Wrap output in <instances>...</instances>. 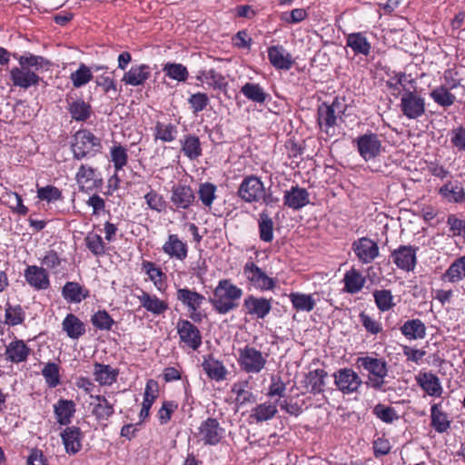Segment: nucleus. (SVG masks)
I'll return each instance as SVG.
<instances>
[{
  "label": "nucleus",
  "instance_id": "nucleus-34",
  "mask_svg": "<svg viewBox=\"0 0 465 465\" xmlns=\"http://www.w3.org/2000/svg\"><path fill=\"white\" fill-rule=\"evenodd\" d=\"M327 372L323 369L311 371L305 377V386L313 394L323 391Z\"/></svg>",
  "mask_w": 465,
  "mask_h": 465
},
{
  "label": "nucleus",
  "instance_id": "nucleus-27",
  "mask_svg": "<svg viewBox=\"0 0 465 465\" xmlns=\"http://www.w3.org/2000/svg\"><path fill=\"white\" fill-rule=\"evenodd\" d=\"M138 300L141 306L153 314L160 315L168 310V303L165 301L160 300L157 296L151 295L146 292L143 291L142 294L138 296Z\"/></svg>",
  "mask_w": 465,
  "mask_h": 465
},
{
  "label": "nucleus",
  "instance_id": "nucleus-64",
  "mask_svg": "<svg viewBox=\"0 0 465 465\" xmlns=\"http://www.w3.org/2000/svg\"><path fill=\"white\" fill-rule=\"evenodd\" d=\"M450 143L458 152L465 153V126L460 125L450 131Z\"/></svg>",
  "mask_w": 465,
  "mask_h": 465
},
{
  "label": "nucleus",
  "instance_id": "nucleus-40",
  "mask_svg": "<svg viewBox=\"0 0 465 465\" xmlns=\"http://www.w3.org/2000/svg\"><path fill=\"white\" fill-rule=\"evenodd\" d=\"M277 411L275 403L264 402L258 404L252 410L250 418L260 423L272 419Z\"/></svg>",
  "mask_w": 465,
  "mask_h": 465
},
{
  "label": "nucleus",
  "instance_id": "nucleus-8",
  "mask_svg": "<svg viewBox=\"0 0 465 465\" xmlns=\"http://www.w3.org/2000/svg\"><path fill=\"white\" fill-rule=\"evenodd\" d=\"M354 142L357 144L359 154L365 161L373 160L381 153V141L375 133L368 132L361 134Z\"/></svg>",
  "mask_w": 465,
  "mask_h": 465
},
{
  "label": "nucleus",
  "instance_id": "nucleus-62",
  "mask_svg": "<svg viewBox=\"0 0 465 465\" xmlns=\"http://www.w3.org/2000/svg\"><path fill=\"white\" fill-rule=\"evenodd\" d=\"M42 374L50 387H56L60 382L59 366L54 362H48L42 370Z\"/></svg>",
  "mask_w": 465,
  "mask_h": 465
},
{
  "label": "nucleus",
  "instance_id": "nucleus-30",
  "mask_svg": "<svg viewBox=\"0 0 465 465\" xmlns=\"http://www.w3.org/2000/svg\"><path fill=\"white\" fill-rule=\"evenodd\" d=\"M181 152L190 160H195L202 155L201 142L194 134L184 135L180 140Z\"/></svg>",
  "mask_w": 465,
  "mask_h": 465
},
{
  "label": "nucleus",
  "instance_id": "nucleus-43",
  "mask_svg": "<svg viewBox=\"0 0 465 465\" xmlns=\"http://www.w3.org/2000/svg\"><path fill=\"white\" fill-rule=\"evenodd\" d=\"M344 288L349 293L360 292L365 284V278L355 269L348 271L344 275Z\"/></svg>",
  "mask_w": 465,
  "mask_h": 465
},
{
  "label": "nucleus",
  "instance_id": "nucleus-45",
  "mask_svg": "<svg viewBox=\"0 0 465 465\" xmlns=\"http://www.w3.org/2000/svg\"><path fill=\"white\" fill-rule=\"evenodd\" d=\"M409 84L413 89H416V81L411 78V75H407L405 73L400 72L395 73L393 76L387 81L386 85L389 89L397 91L399 94L404 93V89H408L406 84Z\"/></svg>",
  "mask_w": 465,
  "mask_h": 465
},
{
  "label": "nucleus",
  "instance_id": "nucleus-38",
  "mask_svg": "<svg viewBox=\"0 0 465 465\" xmlns=\"http://www.w3.org/2000/svg\"><path fill=\"white\" fill-rule=\"evenodd\" d=\"M465 278V255L456 259L442 275L443 281L451 283L460 282Z\"/></svg>",
  "mask_w": 465,
  "mask_h": 465
},
{
  "label": "nucleus",
  "instance_id": "nucleus-28",
  "mask_svg": "<svg viewBox=\"0 0 465 465\" xmlns=\"http://www.w3.org/2000/svg\"><path fill=\"white\" fill-rule=\"evenodd\" d=\"M62 329L72 340H78L85 333L84 322L74 314L69 313L62 322Z\"/></svg>",
  "mask_w": 465,
  "mask_h": 465
},
{
  "label": "nucleus",
  "instance_id": "nucleus-49",
  "mask_svg": "<svg viewBox=\"0 0 465 465\" xmlns=\"http://www.w3.org/2000/svg\"><path fill=\"white\" fill-rule=\"evenodd\" d=\"M178 134L177 126L173 124L157 122L155 124V138L165 143L175 140Z\"/></svg>",
  "mask_w": 465,
  "mask_h": 465
},
{
  "label": "nucleus",
  "instance_id": "nucleus-11",
  "mask_svg": "<svg viewBox=\"0 0 465 465\" xmlns=\"http://www.w3.org/2000/svg\"><path fill=\"white\" fill-rule=\"evenodd\" d=\"M176 299L182 302L183 305L187 307L193 322H199L201 320L197 311L201 308L205 300L203 294L188 288H179L176 292Z\"/></svg>",
  "mask_w": 465,
  "mask_h": 465
},
{
  "label": "nucleus",
  "instance_id": "nucleus-39",
  "mask_svg": "<svg viewBox=\"0 0 465 465\" xmlns=\"http://www.w3.org/2000/svg\"><path fill=\"white\" fill-rule=\"evenodd\" d=\"M67 109L71 117L77 122L86 121L92 114L91 105L83 99H77L69 103Z\"/></svg>",
  "mask_w": 465,
  "mask_h": 465
},
{
  "label": "nucleus",
  "instance_id": "nucleus-54",
  "mask_svg": "<svg viewBox=\"0 0 465 465\" xmlns=\"http://www.w3.org/2000/svg\"><path fill=\"white\" fill-rule=\"evenodd\" d=\"M248 381L236 382L232 387V392L236 395V402L244 405L248 402H254L255 397L252 392L246 390Z\"/></svg>",
  "mask_w": 465,
  "mask_h": 465
},
{
  "label": "nucleus",
  "instance_id": "nucleus-20",
  "mask_svg": "<svg viewBox=\"0 0 465 465\" xmlns=\"http://www.w3.org/2000/svg\"><path fill=\"white\" fill-rule=\"evenodd\" d=\"M317 115L321 130L328 135H333L339 116L333 112V109L329 107V104L322 103L319 105Z\"/></svg>",
  "mask_w": 465,
  "mask_h": 465
},
{
  "label": "nucleus",
  "instance_id": "nucleus-44",
  "mask_svg": "<svg viewBox=\"0 0 465 465\" xmlns=\"http://www.w3.org/2000/svg\"><path fill=\"white\" fill-rule=\"evenodd\" d=\"M347 46L351 47L355 54L368 55L371 52V44L361 33H352L347 37Z\"/></svg>",
  "mask_w": 465,
  "mask_h": 465
},
{
  "label": "nucleus",
  "instance_id": "nucleus-14",
  "mask_svg": "<svg viewBox=\"0 0 465 465\" xmlns=\"http://www.w3.org/2000/svg\"><path fill=\"white\" fill-rule=\"evenodd\" d=\"M352 250L363 263H371L379 255L377 242L367 237H361L352 243Z\"/></svg>",
  "mask_w": 465,
  "mask_h": 465
},
{
  "label": "nucleus",
  "instance_id": "nucleus-21",
  "mask_svg": "<svg viewBox=\"0 0 465 465\" xmlns=\"http://www.w3.org/2000/svg\"><path fill=\"white\" fill-rule=\"evenodd\" d=\"M25 278L28 284L36 290H45L50 285L48 273L43 267L27 266L25 270Z\"/></svg>",
  "mask_w": 465,
  "mask_h": 465
},
{
  "label": "nucleus",
  "instance_id": "nucleus-53",
  "mask_svg": "<svg viewBox=\"0 0 465 465\" xmlns=\"http://www.w3.org/2000/svg\"><path fill=\"white\" fill-rule=\"evenodd\" d=\"M70 79L75 88H80L85 85L93 79L91 68L84 64H81L78 69L71 74Z\"/></svg>",
  "mask_w": 465,
  "mask_h": 465
},
{
  "label": "nucleus",
  "instance_id": "nucleus-1",
  "mask_svg": "<svg viewBox=\"0 0 465 465\" xmlns=\"http://www.w3.org/2000/svg\"><path fill=\"white\" fill-rule=\"evenodd\" d=\"M242 296V290L232 284L230 280L219 281L209 299L213 309L220 314H226L238 307L237 301Z\"/></svg>",
  "mask_w": 465,
  "mask_h": 465
},
{
  "label": "nucleus",
  "instance_id": "nucleus-9",
  "mask_svg": "<svg viewBox=\"0 0 465 465\" xmlns=\"http://www.w3.org/2000/svg\"><path fill=\"white\" fill-rule=\"evenodd\" d=\"M243 274L247 281L256 289L269 291L275 287V281L252 261L244 264Z\"/></svg>",
  "mask_w": 465,
  "mask_h": 465
},
{
  "label": "nucleus",
  "instance_id": "nucleus-36",
  "mask_svg": "<svg viewBox=\"0 0 465 465\" xmlns=\"http://www.w3.org/2000/svg\"><path fill=\"white\" fill-rule=\"evenodd\" d=\"M430 420L431 427L439 433L446 432L450 428L451 420L438 404H433L430 408Z\"/></svg>",
  "mask_w": 465,
  "mask_h": 465
},
{
  "label": "nucleus",
  "instance_id": "nucleus-26",
  "mask_svg": "<svg viewBox=\"0 0 465 465\" xmlns=\"http://www.w3.org/2000/svg\"><path fill=\"white\" fill-rule=\"evenodd\" d=\"M119 370L111 365L95 362L94 365V376L95 381L101 386L112 385L116 381Z\"/></svg>",
  "mask_w": 465,
  "mask_h": 465
},
{
  "label": "nucleus",
  "instance_id": "nucleus-33",
  "mask_svg": "<svg viewBox=\"0 0 465 465\" xmlns=\"http://www.w3.org/2000/svg\"><path fill=\"white\" fill-rule=\"evenodd\" d=\"M401 331L408 340L423 339L426 336V326L420 319L406 321Z\"/></svg>",
  "mask_w": 465,
  "mask_h": 465
},
{
  "label": "nucleus",
  "instance_id": "nucleus-2",
  "mask_svg": "<svg viewBox=\"0 0 465 465\" xmlns=\"http://www.w3.org/2000/svg\"><path fill=\"white\" fill-rule=\"evenodd\" d=\"M356 363L369 372L368 381H366L368 386L376 391H386L383 385L385 384V377L388 375V367L383 359L364 356L359 357Z\"/></svg>",
  "mask_w": 465,
  "mask_h": 465
},
{
  "label": "nucleus",
  "instance_id": "nucleus-13",
  "mask_svg": "<svg viewBox=\"0 0 465 465\" xmlns=\"http://www.w3.org/2000/svg\"><path fill=\"white\" fill-rule=\"evenodd\" d=\"M417 250L411 245H401L391 252L394 263L403 271H413L417 263Z\"/></svg>",
  "mask_w": 465,
  "mask_h": 465
},
{
  "label": "nucleus",
  "instance_id": "nucleus-59",
  "mask_svg": "<svg viewBox=\"0 0 465 465\" xmlns=\"http://www.w3.org/2000/svg\"><path fill=\"white\" fill-rule=\"evenodd\" d=\"M440 193L445 198L455 203H461L465 199L464 190L458 184L447 183L440 188Z\"/></svg>",
  "mask_w": 465,
  "mask_h": 465
},
{
  "label": "nucleus",
  "instance_id": "nucleus-3",
  "mask_svg": "<svg viewBox=\"0 0 465 465\" xmlns=\"http://www.w3.org/2000/svg\"><path fill=\"white\" fill-rule=\"evenodd\" d=\"M102 147L101 139L89 130H79L74 136L72 151L76 160L94 157L101 153Z\"/></svg>",
  "mask_w": 465,
  "mask_h": 465
},
{
  "label": "nucleus",
  "instance_id": "nucleus-25",
  "mask_svg": "<svg viewBox=\"0 0 465 465\" xmlns=\"http://www.w3.org/2000/svg\"><path fill=\"white\" fill-rule=\"evenodd\" d=\"M163 251L170 257L183 261L187 257L188 247L177 234H170L163 246Z\"/></svg>",
  "mask_w": 465,
  "mask_h": 465
},
{
  "label": "nucleus",
  "instance_id": "nucleus-19",
  "mask_svg": "<svg viewBox=\"0 0 465 465\" xmlns=\"http://www.w3.org/2000/svg\"><path fill=\"white\" fill-rule=\"evenodd\" d=\"M10 77L15 86L28 89L33 85H37L40 77L26 67H15L10 72Z\"/></svg>",
  "mask_w": 465,
  "mask_h": 465
},
{
  "label": "nucleus",
  "instance_id": "nucleus-61",
  "mask_svg": "<svg viewBox=\"0 0 465 465\" xmlns=\"http://www.w3.org/2000/svg\"><path fill=\"white\" fill-rule=\"evenodd\" d=\"M163 71L167 76L178 82H184L188 78L187 68L181 64H166Z\"/></svg>",
  "mask_w": 465,
  "mask_h": 465
},
{
  "label": "nucleus",
  "instance_id": "nucleus-17",
  "mask_svg": "<svg viewBox=\"0 0 465 465\" xmlns=\"http://www.w3.org/2000/svg\"><path fill=\"white\" fill-rule=\"evenodd\" d=\"M171 193V203L178 209H188L195 200L194 193L189 185H174Z\"/></svg>",
  "mask_w": 465,
  "mask_h": 465
},
{
  "label": "nucleus",
  "instance_id": "nucleus-16",
  "mask_svg": "<svg viewBox=\"0 0 465 465\" xmlns=\"http://www.w3.org/2000/svg\"><path fill=\"white\" fill-rule=\"evenodd\" d=\"M310 194L307 189L298 185L286 190L283 195V203L292 210H300L309 204Z\"/></svg>",
  "mask_w": 465,
  "mask_h": 465
},
{
  "label": "nucleus",
  "instance_id": "nucleus-31",
  "mask_svg": "<svg viewBox=\"0 0 465 465\" xmlns=\"http://www.w3.org/2000/svg\"><path fill=\"white\" fill-rule=\"evenodd\" d=\"M430 97L436 104L444 109L452 106L457 101V98L451 90L440 85L430 90Z\"/></svg>",
  "mask_w": 465,
  "mask_h": 465
},
{
  "label": "nucleus",
  "instance_id": "nucleus-12",
  "mask_svg": "<svg viewBox=\"0 0 465 465\" xmlns=\"http://www.w3.org/2000/svg\"><path fill=\"white\" fill-rule=\"evenodd\" d=\"M177 332L180 341L187 347L196 351L202 345V335L199 329L188 320H179Z\"/></svg>",
  "mask_w": 465,
  "mask_h": 465
},
{
  "label": "nucleus",
  "instance_id": "nucleus-5",
  "mask_svg": "<svg viewBox=\"0 0 465 465\" xmlns=\"http://www.w3.org/2000/svg\"><path fill=\"white\" fill-rule=\"evenodd\" d=\"M238 362L241 369L247 373H258L265 366L267 361L262 353L249 345L238 350Z\"/></svg>",
  "mask_w": 465,
  "mask_h": 465
},
{
  "label": "nucleus",
  "instance_id": "nucleus-55",
  "mask_svg": "<svg viewBox=\"0 0 465 465\" xmlns=\"http://www.w3.org/2000/svg\"><path fill=\"white\" fill-rule=\"evenodd\" d=\"M111 161L115 171L122 170L128 161L127 150L120 143L114 144L110 149Z\"/></svg>",
  "mask_w": 465,
  "mask_h": 465
},
{
  "label": "nucleus",
  "instance_id": "nucleus-10",
  "mask_svg": "<svg viewBox=\"0 0 465 465\" xmlns=\"http://www.w3.org/2000/svg\"><path fill=\"white\" fill-rule=\"evenodd\" d=\"M264 184L255 175L246 176L241 183L237 194L246 203H257L263 196Z\"/></svg>",
  "mask_w": 465,
  "mask_h": 465
},
{
  "label": "nucleus",
  "instance_id": "nucleus-41",
  "mask_svg": "<svg viewBox=\"0 0 465 465\" xmlns=\"http://www.w3.org/2000/svg\"><path fill=\"white\" fill-rule=\"evenodd\" d=\"M241 93L248 100L256 104H263L269 97V94L259 84L250 82L242 86Z\"/></svg>",
  "mask_w": 465,
  "mask_h": 465
},
{
  "label": "nucleus",
  "instance_id": "nucleus-7",
  "mask_svg": "<svg viewBox=\"0 0 465 465\" xmlns=\"http://www.w3.org/2000/svg\"><path fill=\"white\" fill-rule=\"evenodd\" d=\"M334 384L343 394L357 392L362 384L359 374L351 368H341L333 373Z\"/></svg>",
  "mask_w": 465,
  "mask_h": 465
},
{
  "label": "nucleus",
  "instance_id": "nucleus-52",
  "mask_svg": "<svg viewBox=\"0 0 465 465\" xmlns=\"http://www.w3.org/2000/svg\"><path fill=\"white\" fill-rule=\"evenodd\" d=\"M5 322L9 326H16L24 322L25 314L21 305L6 304L5 310Z\"/></svg>",
  "mask_w": 465,
  "mask_h": 465
},
{
  "label": "nucleus",
  "instance_id": "nucleus-23",
  "mask_svg": "<svg viewBox=\"0 0 465 465\" xmlns=\"http://www.w3.org/2000/svg\"><path fill=\"white\" fill-rule=\"evenodd\" d=\"M268 57L270 63L280 70H289L292 68L293 61L290 53L282 45H272L268 48Z\"/></svg>",
  "mask_w": 465,
  "mask_h": 465
},
{
  "label": "nucleus",
  "instance_id": "nucleus-51",
  "mask_svg": "<svg viewBox=\"0 0 465 465\" xmlns=\"http://www.w3.org/2000/svg\"><path fill=\"white\" fill-rule=\"evenodd\" d=\"M153 387H157V383L154 382L153 380H149L145 386L143 401L142 409H141V411L139 414L140 419L142 420H143L144 419H146L149 416L150 409L156 399V395L151 391Z\"/></svg>",
  "mask_w": 465,
  "mask_h": 465
},
{
  "label": "nucleus",
  "instance_id": "nucleus-48",
  "mask_svg": "<svg viewBox=\"0 0 465 465\" xmlns=\"http://www.w3.org/2000/svg\"><path fill=\"white\" fill-rule=\"evenodd\" d=\"M258 226L260 239L271 242L273 240V222L267 213L262 212L259 214Z\"/></svg>",
  "mask_w": 465,
  "mask_h": 465
},
{
  "label": "nucleus",
  "instance_id": "nucleus-63",
  "mask_svg": "<svg viewBox=\"0 0 465 465\" xmlns=\"http://www.w3.org/2000/svg\"><path fill=\"white\" fill-rule=\"evenodd\" d=\"M373 413L377 418L386 423H391L393 420L398 419L396 411L392 407L385 406L381 403L374 407Z\"/></svg>",
  "mask_w": 465,
  "mask_h": 465
},
{
  "label": "nucleus",
  "instance_id": "nucleus-4",
  "mask_svg": "<svg viewBox=\"0 0 465 465\" xmlns=\"http://www.w3.org/2000/svg\"><path fill=\"white\" fill-rule=\"evenodd\" d=\"M400 109L407 119H419L426 113L425 98L415 89H404L401 96Z\"/></svg>",
  "mask_w": 465,
  "mask_h": 465
},
{
  "label": "nucleus",
  "instance_id": "nucleus-47",
  "mask_svg": "<svg viewBox=\"0 0 465 465\" xmlns=\"http://www.w3.org/2000/svg\"><path fill=\"white\" fill-rule=\"evenodd\" d=\"M198 79L204 81L209 86L218 90L225 89L228 84L225 77L214 69L202 71Z\"/></svg>",
  "mask_w": 465,
  "mask_h": 465
},
{
  "label": "nucleus",
  "instance_id": "nucleus-46",
  "mask_svg": "<svg viewBox=\"0 0 465 465\" xmlns=\"http://www.w3.org/2000/svg\"><path fill=\"white\" fill-rule=\"evenodd\" d=\"M94 398L97 403L94 406L93 414L98 420H107L114 413V404L102 395H96Z\"/></svg>",
  "mask_w": 465,
  "mask_h": 465
},
{
  "label": "nucleus",
  "instance_id": "nucleus-50",
  "mask_svg": "<svg viewBox=\"0 0 465 465\" xmlns=\"http://www.w3.org/2000/svg\"><path fill=\"white\" fill-rule=\"evenodd\" d=\"M86 248L96 257L105 254V244L103 238L93 232H88L84 238Z\"/></svg>",
  "mask_w": 465,
  "mask_h": 465
},
{
  "label": "nucleus",
  "instance_id": "nucleus-42",
  "mask_svg": "<svg viewBox=\"0 0 465 465\" xmlns=\"http://www.w3.org/2000/svg\"><path fill=\"white\" fill-rule=\"evenodd\" d=\"M290 301L293 308L302 312H312L316 304L312 294H305L302 292H291L289 294Z\"/></svg>",
  "mask_w": 465,
  "mask_h": 465
},
{
  "label": "nucleus",
  "instance_id": "nucleus-35",
  "mask_svg": "<svg viewBox=\"0 0 465 465\" xmlns=\"http://www.w3.org/2000/svg\"><path fill=\"white\" fill-rule=\"evenodd\" d=\"M75 404L73 401L59 400L54 405V414L57 422L61 425H67L71 422V418L75 411Z\"/></svg>",
  "mask_w": 465,
  "mask_h": 465
},
{
  "label": "nucleus",
  "instance_id": "nucleus-15",
  "mask_svg": "<svg viewBox=\"0 0 465 465\" xmlns=\"http://www.w3.org/2000/svg\"><path fill=\"white\" fill-rule=\"evenodd\" d=\"M243 308L247 314L264 319L272 311V300L249 295L244 299Z\"/></svg>",
  "mask_w": 465,
  "mask_h": 465
},
{
  "label": "nucleus",
  "instance_id": "nucleus-29",
  "mask_svg": "<svg viewBox=\"0 0 465 465\" xmlns=\"http://www.w3.org/2000/svg\"><path fill=\"white\" fill-rule=\"evenodd\" d=\"M417 383L430 396L439 397L442 393L439 378L431 372L420 373L417 377Z\"/></svg>",
  "mask_w": 465,
  "mask_h": 465
},
{
  "label": "nucleus",
  "instance_id": "nucleus-56",
  "mask_svg": "<svg viewBox=\"0 0 465 465\" xmlns=\"http://www.w3.org/2000/svg\"><path fill=\"white\" fill-rule=\"evenodd\" d=\"M373 297L378 309L381 312H387L395 306L393 296L390 290H376L373 292Z\"/></svg>",
  "mask_w": 465,
  "mask_h": 465
},
{
  "label": "nucleus",
  "instance_id": "nucleus-57",
  "mask_svg": "<svg viewBox=\"0 0 465 465\" xmlns=\"http://www.w3.org/2000/svg\"><path fill=\"white\" fill-rule=\"evenodd\" d=\"M19 64L22 67H34L35 70H41V69H48L50 66V62L45 59L43 56L40 55H35V54H28V55H22L19 58Z\"/></svg>",
  "mask_w": 465,
  "mask_h": 465
},
{
  "label": "nucleus",
  "instance_id": "nucleus-22",
  "mask_svg": "<svg viewBox=\"0 0 465 465\" xmlns=\"http://www.w3.org/2000/svg\"><path fill=\"white\" fill-rule=\"evenodd\" d=\"M61 438L68 454H76L82 449L83 433L76 426L66 427L61 433Z\"/></svg>",
  "mask_w": 465,
  "mask_h": 465
},
{
  "label": "nucleus",
  "instance_id": "nucleus-32",
  "mask_svg": "<svg viewBox=\"0 0 465 465\" xmlns=\"http://www.w3.org/2000/svg\"><path fill=\"white\" fill-rule=\"evenodd\" d=\"M203 371L207 376L216 381H221L226 379L227 370L223 363L213 357L205 359L202 364Z\"/></svg>",
  "mask_w": 465,
  "mask_h": 465
},
{
  "label": "nucleus",
  "instance_id": "nucleus-37",
  "mask_svg": "<svg viewBox=\"0 0 465 465\" xmlns=\"http://www.w3.org/2000/svg\"><path fill=\"white\" fill-rule=\"evenodd\" d=\"M62 293L67 302L74 303L82 302L88 296V291L75 282H66L63 287Z\"/></svg>",
  "mask_w": 465,
  "mask_h": 465
},
{
  "label": "nucleus",
  "instance_id": "nucleus-24",
  "mask_svg": "<svg viewBox=\"0 0 465 465\" xmlns=\"http://www.w3.org/2000/svg\"><path fill=\"white\" fill-rule=\"evenodd\" d=\"M151 67L147 64L134 65L124 74L122 81L132 86L143 85L151 77Z\"/></svg>",
  "mask_w": 465,
  "mask_h": 465
},
{
  "label": "nucleus",
  "instance_id": "nucleus-58",
  "mask_svg": "<svg viewBox=\"0 0 465 465\" xmlns=\"http://www.w3.org/2000/svg\"><path fill=\"white\" fill-rule=\"evenodd\" d=\"M91 322L96 329L101 331H110L114 324V319L105 310L96 312L91 317Z\"/></svg>",
  "mask_w": 465,
  "mask_h": 465
},
{
  "label": "nucleus",
  "instance_id": "nucleus-6",
  "mask_svg": "<svg viewBox=\"0 0 465 465\" xmlns=\"http://www.w3.org/2000/svg\"><path fill=\"white\" fill-rule=\"evenodd\" d=\"M224 433L225 430L220 425L218 420L209 417L198 427L196 436L204 445L214 446L222 441Z\"/></svg>",
  "mask_w": 465,
  "mask_h": 465
},
{
  "label": "nucleus",
  "instance_id": "nucleus-18",
  "mask_svg": "<svg viewBox=\"0 0 465 465\" xmlns=\"http://www.w3.org/2000/svg\"><path fill=\"white\" fill-rule=\"evenodd\" d=\"M31 349L23 340L15 339L5 346V360L12 363L26 361L30 355Z\"/></svg>",
  "mask_w": 465,
  "mask_h": 465
},
{
  "label": "nucleus",
  "instance_id": "nucleus-60",
  "mask_svg": "<svg viewBox=\"0 0 465 465\" xmlns=\"http://www.w3.org/2000/svg\"><path fill=\"white\" fill-rule=\"evenodd\" d=\"M216 186L211 183H201L198 190L199 199L205 207H211L216 198Z\"/></svg>",
  "mask_w": 465,
  "mask_h": 465
}]
</instances>
